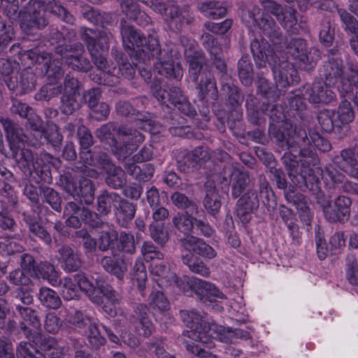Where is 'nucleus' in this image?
Wrapping results in <instances>:
<instances>
[{"instance_id":"f257e3e1","label":"nucleus","mask_w":358,"mask_h":358,"mask_svg":"<svg viewBox=\"0 0 358 358\" xmlns=\"http://www.w3.org/2000/svg\"><path fill=\"white\" fill-rule=\"evenodd\" d=\"M306 158L302 161L301 166L296 157L290 152L281 157L282 164L292 183L302 191L308 189L315 195L317 203L322 208L324 217L327 220L331 207V198L321 191L320 176L322 170L315 167L319 159L311 150L302 151Z\"/></svg>"},{"instance_id":"f03ea898","label":"nucleus","mask_w":358,"mask_h":358,"mask_svg":"<svg viewBox=\"0 0 358 358\" xmlns=\"http://www.w3.org/2000/svg\"><path fill=\"white\" fill-rule=\"evenodd\" d=\"M251 52L258 68L271 66L276 86L285 88L298 83L300 78L294 64L287 60L280 61L274 50L264 38H255L250 44Z\"/></svg>"},{"instance_id":"7ed1b4c3","label":"nucleus","mask_w":358,"mask_h":358,"mask_svg":"<svg viewBox=\"0 0 358 358\" xmlns=\"http://www.w3.org/2000/svg\"><path fill=\"white\" fill-rule=\"evenodd\" d=\"M142 63L146 65L151 59H155L154 71L169 79L180 80L183 76V70L180 63H174L172 49L169 46L161 48L156 38L149 39L148 45L139 53Z\"/></svg>"},{"instance_id":"20e7f679","label":"nucleus","mask_w":358,"mask_h":358,"mask_svg":"<svg viewBox=\"0 0 358 358\" xmlns=\"http://www.w3.org/2000/svg\"><path fill=\"white\" fill-rule=\"evenodd\" d=\"M75 280L79 285L81 291L87 295L92 303L96 304L102 303V297L104 296L114 307L120 304L121 298L119 294L104 280L97 279L96 280V285H94L84 273H78L75 276Z\"/></svg>"},{"instance_id":"39448f33","label":"nucleus","mask_w":358,"mask_h":358,"mask_svg":"<svg viewBox=\"0 0 358 358\" xmlns=\"http://www.w3.org/2000/svg\"><path fill=\"white\" fill-rule=\"evenodd\" d=\"M180 317L187 327V336L195 341L210 344L213 341V327L215 322H207L202 315L194 310H182Z\"/></svg>"},{"instance_id":"423d86ee","label":"nucleus","mask_w":358,"mask_h":358,"mask_svg":"<svg viewBox=\"0 0 358 358\" xmlns=\"http://www.w3.org/2000/svg\"><path fill=\"white\" fill-rule=\"evenodd\" d=\"M11 303L17 312L20 317L36 329L41 327L38 312L29 306L34 303V296L31 289L18 288L13 293Z\"/></svg>"},{"instance_id":"0eeeda50","label":"nucleus","mask_w":358,"mask_h":358,"mask_svg":"<svg viewBox=\"0 0 358 358\" xmlns=\"http://www.w3.org/2000/svg\"><path fill=\"white\" fill-rule=\"evenodd\" d=\"M117 143L114 149V155L119 160H124L144 139V136L138 130L126 125L117 129Z\"/></svg>"},{"instance_id":"6e6552de","label":"nucleus","mask_w":358,"mask_h":358,"mask_svg":"<svg viewBox=\"0 0 358 358\" xmlns=\"http://www.w3.org/2000/svg\"><path fill=\"white\" fill-rule=\"evenodd\" d=\"M18 18L20 27L27 35L45 29L49 23L44 9L29 5V3L20 10Z\"/></svg>"},{"instance_id":"1a4fd4ad","label":"nucleus","mask_w":358,"mask_h":358,"mask_svg":"<svg viewBox=\"0 0 358 358\" xmlns=\"http://www.w3.org/2000/svg\"><path fill=\"white\" fill-rule=\"evenodd\" d=\"M120 33L125 50L133 52L135 48H139L136 51L134 57H136L139 62H142V58L139 57V53L148 45L149 39L152 37L146 38L141 31L131 25L124 18L120 20Z\"/></svg>"},{"instance_id":"9d476101","label":"nucleus","mask_w":358,"mask_h":358,"mask_svg":"<svg viewBox=\"0 0 358 358\" xmlns=\"http://www.w3.org/2000/svg\"><path fill=\"white\" fill-rule=\"evenodd\" d=\"M310 138L308 137L307 133L305 129H296L294 131V142L297 144L299 148V154L302 159L300 160L299 168L301 166L302 161L306 157L302 155V151L311 150L316 156L314 147L321 150L322 152H328L331 149V145L329 141L321 136L319 134L313 132L310 134ZM318 158V157H317Z\"/></svg>"},{"instance_id":"9b49d317","label":"nucleus","mask_w":358,"mask_h":358,"mask_svg":"<svg viewBox=\"0 0 358 358\" xmlns=\"http://www.w3.org/2000/svg\"><path fill=\"white\" fill-rule=\"evenodd\" d=\"M249 120L254 124H257L264 114L267 115L271 120L270 124H282L287 127L291 124L285 122V115L282 107L278 105L263 103L260 110H256L254 106L247 101Z\"/></svg>"},{"instance_id":"f8f14e48","label":"nucleus","mask_w":358,"mask_h":358,"mask_svg":"<svg viewBox=\"0 0 358 358\" xmlns=\"http://www.w3.org/2000/svg\"><path fill=\"white\" fill-rule=\"evenodd\" d=\"M331 85L326 81L305 85L302 87V96L311 103H329L336 99Z\"/></svg>"},{"instance_id":"ddd939ff","label":"nucleus","mask_w":358,"mask_h":358,"mask_svg":"<svg viewBox=\"0 0 358 358\" xmlns=\"http://www.w3.org/2000/svg\"><path fill=\"white\" fill-rule=\"evenodd\" d=\"M0 122L9 143L10 148L19 144L23 145L24 143L33 147H38L40 145L39 139H31L24 134L23 129L11 119L0 117Z\"/></svg>"},{"instance_id":"4468645a","label":"nucleus","mask_w":358,"mask_h":358,"mask_svg":"<svg viewBox=\"0 0 358 358\" xmlns=\"http://www.w3.org/2000/svg\"><path fill=\"white\" fill-rule=\"evenodd\" d=\"M259 206L257 193L254 189H248L239 196L236 204V213L243 223H248L252 215L256 212Z\"/></svg>"},{"instance_id":"2eb2a0df","label":"nucleus","mask_w":358,"mask_h":358,"mask_svg":"<svg viewBox=\"0 0 358 358\" xmlns=\"http://www.w3.org/2000/svg\"><path fill=\"white\" fill-rule=\"evenodd\" d=\"M283 48L280 51H275L280 52L286 49V53L293 57L295 60L298 61L299 66L305 70H311L314 65L313 61L310 59L307 54L306 43L302 38H292L287 44L284 40L282 41Z\"/></svg>"},{"instance_id":"dca6fc26","label":"nucleus","mask_w":358,"mask_h":358,"mask_svg":"<svg viewBox=\"0 0 358 358\" xmlns=\"http://www.w3.org/2000/svg\"><path fill=\"white\" fill-rule=\"evenodd\" d=\"M186 62L189 65V79L195 84L213 75L207 67H204L206 58L202 50L193 52L192 55L186 54Z\"/></svg>"},{"instance_id":"f3484780","label":"nucleus","mask_w":358,"mask_h":358,"mask_svg":"<svg viewBox=\"0 0 358 358\" xmlns=\"http://www.w3.org/2000/svg\"><path fill=\"white\" fill-rule=\"evenodd\" d=\"M358 145L353 148L344 149L340 156H336L333 163L339 169L343 171L350 177L358 180Z\"/></svg>"},{"instance_id":"a211bd4d","label":"nucleus","mask_w":358,"mask_h":358,"mask_svg":"<svg viewBox=\"0 0 358 358\" xmlns=\"http://www.w3.org/2000/svg\"><path fill=\"white\" fill-rule=\"evenodd\" d=\"M237 163L226 164V173L231 176V195L234 199L244 194L250 183L249 173L240 169Z\"/></svg>"},{"instance_id":"6ab92c4d","label":"nucleus","mask_w":358,"mask_h":358,"mask_svg":"<svg viewBox=\"0 0 358 358\" xmlns=\"http://www.w3.org/2000/svg\"><path fill=\"white\" fill-rule=\"evenodd\" d=\"M252 329L248 327L247 329L240 328L226 327L213 324V340L217 339L225 343H234L236 340H250L252 338Z\"/></svg>"},{"instance_id":"aec40b11","label":"nucleus","mask_w":358,"mask_h":358,"mask_svg":"<svg viewBox=\"0 0 358 358\" xmlns=\"http://www.w3.org/2000/svg\"><path fill=\"white\" fill-rule=\"evenodd\" d=\"M257 26L271 41L275 51H280L283 48V36L280 28L276 25L274 20L269 15L263 14L257 22Z\"/></svg>"},{"instance_id":"412c9836","label":"nucleus","mask_w":358,"mask_h":358,"mask_svg":"<svg viewBox=\"0 0 358 358\" xmlns=\"http://www.w3.org/2000/svg\"><path fill=\"white\" fill-rule=\"evenodd\" d=\"M188 285L191 291L194 292L196 296L204 302L207 301L212 302L213 297L224 299V295L214 285L206 280L192 278L188 279Z\"/></svg>"},{"instance_id":"4be33fe9","label":"nucleus","mask_w":358,"mask_h":358,"mask_svg":"<svg viewBox=\"0 0 358 358\" xmlns=\"http://www.w3.org/2000/svg\"><path fill=\"white\" fill-rule=\"evenodd\" d=\"M137 64L122 60L112 67L111 74H106L103 82L106 85L113 87L120 83L121 78L131 80L134 78Z\"/></svg>"},{"instance_id":"5701e85b","label":"nucleus","mask_w":358,"mask_h":358,"mask_svg":"<svg viewBox=\"0 0 358 358\" xmlns=\"http://www.w3.org/2000/svg\"><path fill=\"white\" fill-rule=\"evenodd\" d=\"M73 215H79L83 222L94 228L101 227L103 224V222L96 213L85 207H80L74 201H69L64 206V215L68 216Z\"/></svg>"},{"instance_id":"b1692460","label":"nucleus","mask_w":358,"mask_h":358,"mask_svg":"<svg viewBox=\"0 0 358 358\" xmlns=\"http://www.w3.org/2000/svg\"><path fill=\"white\" fill-rule=\"evenodd\" d=\"M352 200L344 195H338L333 200L327 220L331 222H345L350 217Z\"/></svg>"},{"instance_id":"393cba45","label":"nucleus","mask_w":358,"mask_h":358,"mask_svg":"<svg viewBox=\"0 0 358 358\" xmlns=\"http://www.w3.org/2000/svg\"><path fill=\"white\" fill-rule=\"evenodd\" d=\"M11 157L14 159L18 168L24 174H31V167L36 158L38 156L34 155L32 150L24 146V144H19L10 148Z\"/></svg>"},{"instance_id":"a878e982","label":"nucleus","mask_w":358,"mask_h":358,"mask_svg":"<svg viewBox=\"0 0 358 358\" xmlns=\"http://www.w3.org/2000/svg\"><path fill=\"white\" fill-rule=\"evenodd\" d=\"M180 244L185 250H192L205 259H211L217 256V252L213 247L203 239L194 236H187L180 239Z\"/></svg>"},{"instance_id":"bb28decb","label":"nucleus","mask_w":358,"mask_h":358,"mask_svg":"<svg viewBox=\"0 0 358 358\" xmlns=\"http://www.w3.org/2000/svg\"><path fill=\"white\" fill-rule=\"evenodd\" d=\"M97 262L105 271L121 280H123L129 266V262L125 259L115 256H103L98 259Z\"/></svg>"},{"instance_id":"cd10ccee","label":"nucleus","mask_w":358,"mask_h":358,"mask_svg":"<svg viewBox=\"0 0 358 358\" xmlns=\"http://www.w3.org/2000/svg\"><path fill=\"white\" fill-rule=\"evenodd\" d=\"M210 157V152L207 148L197 147L184 156L183 162L179 166L180 170L183 172H193L198 169L200 163L207 161Z\"/></svg>"},{"instance_id":"c85d7f7f","label":"nucleus","mask_w":358,"mask_h":358,"mask_svg":"<svg viewBox=\"0 0 358 358\" xmlns=\"http://www.w3.org/2000/svg\"><path fill=\"white\" fill-rule=\"evenodd\" d=\"M52 159L53 157L47 152H42L36 158L31 167V173L34 172L40 181L49 184L52 182L51 164Z\"/></svg>"},{"instance_id":"c756f323","label":"nucleus","mask_w":358,"mask_h":358,"mask_svg":"<svg viewBox=\"0 0 358 358\" xmlns=\"http://www.w3.org/2000/svg\"><path fill=\"white\" fill-rule=\"evenodd\" d=\"M137 0H121L122 12L138 25L145 27L150 22V17L139 8Z\"/></svg>"},{"instance_id":"7c9ffc66","label":"nucleus","mask_w":358,"mask_h":358,"mask_svg":"<svg viewBox=\"0 0 358 358\" xmlns=\"http://www.w3.org/2000/svg\"><path fill=\"white\" fill-rule=\"evenodd\" d=\"M22 215V220L29 229L30 236L38 238L47 245L52 243V237L50 233L39 223L35 215L27 212H24Z\"/></svg>"},{"instance_id":"2f4dec72","label":"nucleus","mask_w":358,"mask_h":358,"mask_svg":"<svg viewBox=\"0 0 358 358\" xmlns=\"http://www.w3.org/2000/svg\"><path fill=\"white\" fill-rule=\"evenodd\" d=\"M59 257L58 260L62 264V268L67 272H74L81 266V260L79 255L71 247L63 245L59 250Z\"/></svg>"},{"instance_id":"473e14b6","label":"nucleus","mask_w":358,"mask_h":358,"mask_svg":"<svg viewBox=\"0 0 358 358\" xmlns=\"http://www.w3.org/2000/svg\"><path fill=\"white\" fill-rule=\"evenodd\" d=\"M100 51L98 48H94V52H89L93 63L98 69L101 71L100 75L91 73L90 78L94 83L106 85L105 82H103L105 75L111 74L113 66L109 65L107 59Z\"/></svg>"},{"instance_id":"72a5a7b5","label":"nucleus","mask_w":358,"mask_h":358,"mask_svg":"<svg viewBox=\"0 0 358 358\" xmlns=\"http://www.w3.org/2000/svg\"><path fill=\"white\" fill-rule=\"evenodd\" d=\"M116 112L122 116L136 115L137 118L140 120H143L145 125L148 126L149 129L152 133H157L160 131L159 127L157 124H155V122L151 120L148 119L147 116L139 114L135 108H133L130 103L125 101H119L115 106Z\"/></svg>"},{"instance_id":"f704fd0d","label":"nucleus","mask_w":358,"mask_h":358,"mask_svg":"<svg viewBox=\"0 0 358 358\" xmlns=\"http://www.w3.org/2000/svg\"><path fill=\"white\" fill-rule=\"evenodd\" d=\"M198 97L201 101H208L210 98L216 101L219 98L218 90L214 76L206 78L195 84Z\"/></svg>"},{"instance_id":"c9c22d12","label":"nucleus","mask_w":358,"mask_h":358,"mask_svg":"<svg viewBox=\"0 0 358 358\" xmlns=\"http://www.w3.org/2000/svg\"><path fill=\"white\" fill-rule=\"evenodd\" d=\"M124 169L129 176L136 180L147 182L153 176L155 168L151 164H144L142 166L136 164V162H126Z\"/></svg>"},{"instance_id":"e433bc0d","label":"nucleus","mask_w":358,"mask_h":358,"mask_svg":"<svg viewBox=\"0 0 358 358\" xmlns=\"http://www.w3.org/2000/svg\"><path fill=\"white\" fill-rule=\"evenodd\" d=\"M353 87L358 89V64L350 63L345 76L341 78L338 89L344 96L352 91Z\"/></svg>"},{"instance_id":"4c0bfd02","label":"nucleus","mask_w":358,"mask_h":358,"mask_svg":"<svg viewBox=\"0 0 358 358\" xmlns=\"http://www.w3.org/2000/svg\"><path fill=\"white\" fill-rule=\"evenodd\" d=\"M201 41L205 48L209 52L210 59L213 57H222L223 45L227 48L228 39L225 37L215 38L208 33H204L201 36Z\"/></svg>"},{"instance_id":"58836bf2","label":"nucleus","mask_w":358,"mask_h":358,"mask_svg":"<svg viewBox=\"0 0 358 358\" xmlns=\"http://www.w3.org/2000/svg\"><path fill=\"white\" fill-rule=\"evenodd\" d=\"M96 153H92L90 150H83L80 152V162L76 165L75 170L83 174L84 176L96 178L97 171L89 168L88 166L94 164Z\"/></svg>"},{"instance_id":"ea45409f","label":"nucleus","mask_w":358,"mask_h":358,"mask_svg":"<svg viewBox=\"0 0 358 358\" xmlns=\"http://www.w3.org/2000/svg\"><path fill=\"white\" fill-rule=\"evenodd\" d=\"M136 206L121 197L115 208V215L120 225L126 226L135 216Z\"/></svg>"},{"instance_id":"a19ab883","label":"nucleus","mask_w":358,"mask_h":358,"mask_svg":"<svg viewBox=\"0 0 358 358\" xmlns=\"http://www.w3.org/2000/svg\"><path fill=\"white\" fill-rule=\"evenodd\" d=\"M198 9L206 17L217 19L227 14V8L217 1H205L198 4Z\"/></svg>"},{"instance_id":"79ce46f5","label":"nucleus","mask_w":358,"mask_h":358,"mask_svg":"<svg viewBox=\"0 0 358 358\" xmlns=\"http://www.w3.org/2000/svg\"><path fill=\"white\" fill-rule=\"evenodd\" d=\"M16 74L11 62L0 58V80L3 79L10 90H15L18 87V77Z\"/></svg>"},{"instance_id":"37998d69","label":"nucleus","mask_w":358,"mask_h":358,"mask_svg":"<svg viewBox=\"0 0 358 358\" xmlns=\"http://www.w3.org/2000/svg\"><path fill=\"white\" fill-rule=\"evenodd\" d=\"M120 199L121 196L115 192L103 191L97 198V210L102 215H108L113 206L116 208Z\"/></svg>"},{"instance_id":"c03bdc74","label":"nucleus","mask_w":358,"mask_h":358,"mask_svg":"<svg viewBox=\"0 0 358 358\" xmlns=\"http://www.w3.org/2000/svg\"><path fill=\"white\" fill-rule=\"evenodd\" d=\"M125 171L120 166H110V168L106 171V184L115 189L122 188L127 182Z\"/></svg>"},{"instance_id":"a18cd8bd","label":"nucleus","mask_w":358,"mask_h":358,"mask_svg":"<svg viewBox=\"0 0 358 358\" xmlns=\"http://www.w3.org/2000/svg\"><path fill=\"white\" fill-rule=\"evenodd\" d=\"M326 82L334 85L343 73V61L340 58H331L324 66Z\"/></svg>"},{"instance_id":"49530a36","label":"nucleus","mask_w":358,"mask_h":358,"mask_svg":"<svg viewBox=\"0 0 358 358\" xmlns=\"http://www.w3.org/2000/svg\"><path fill=\"white\" fill-rule=\"evenodd\" d=\"M182 263L188 266L189 269L196 274L203 277H208L210 274V268L198 257L189 252L182 257Z\"/></svg>"},{"instance_id":"de8ad7c7","label":"nucleus","mask_w":358,"mask_h":358,"mask_svg":"<svg viewBox=\"0 0 358 358\" xmlns=\"http://www.w3.org/2000/svg\"><path fill=\"white\" fill-rule=\"evenodd\" d=\"M76 190V194L73 197L79 198L81 203H85L87 205L93 203L95 187L91 180L87 178L80 180Z\"/></svg>"},{"instance_id":"09e8293b","label":"nucleus","mask_w":358,"mask_h":358,"mask_svg":"<svg viewBox=\"0 0 358 358\" xmlns=\"http://www.w3.org/2000/svg\"><path fill=\"white\" fill-rule=\"evenodd\" d=\"M76 275H74L73 278L65 277L62 279H59L57 286L60 287L61 294L65 300H72L78 298L79 296V289L81 290V289L75 280Z\"/></svg>"},{"instance_id":"8fccbe9b","label":"nucleus","mask_w":358,"mask_h":358,"mask_svg":"<svg viewBox=\"0 0 358 358\" xmlns=\"http://www.w3.org/2000/svg\"><path fill=\"white\" fill-rule=\"evenodd\" d=\"M296 10L292 7H285L277 17L280 24L289 32L295 34L298 31Z\"/></svg>"},{"instance_id":"3c124183","label":"nucleus","mask_w":358,"mask_h":358,"mask_svg":"<svg viewBox=\"0 0 358 358\" xmlns=\"http://www.w3.org/2000/svg\"><path fill=\"white\" fill-rule=\"evenodd\" d=\"M193 214L188 212L178 213L172 219L173 227L180 232L182 233L185 237L191 236L189 234L194 227V219L192 217Z\"/></svg>"},{"instance_id":"603ef678","label":"nucleus","mask_w":358,"mask_h":358,"mask_svg":"<svg viewBox=\"0 0 358 358\" xmlns=\"http://www.w3.org/2000/svg\"><path fill=\"white\" fill-rule=\"evenodd\" d=\"M281 127L280 124H270L268 133L271 138L275 139L276 144L282 149H291V151L289 152L292 153L296 157V156L293 153V152L296 151L294 149V145H292V143L290 142L289 140L287 139L284 131L281 130ZM287 152H286V153ZM285 154V152L284 155Z\"/></svg>"},{"instance_id":"864d4df0","label":"nucleus","mask_w":358,"mask_h":358,"mask_svg":"<svg viewBox=\"0 0 358 358\" xmlns=\"http://www.w3.org/2000/svg\"><path fill=\"white\" fill-rule=\"evenodd\" d=\"M118 127L113 122H108L102 125L96 129V136L101 141H105L112 147V151L114 153V149L117 145V138H115L114 135H117V129Z\"/></svg>"},{"instance_id":"5fc2aeb1","label":"nucleus","mask_w":358,"mask_h":358,"mask_svg":"<svg viewBox=\"0 0 358 358\" xmlns=\"http://www.w3.org/2000/svg\"><path fill=\"white\" fill-rule=\"evenodd\" d=\"M150 273L152 275L159 278L157 284L159 287L167 286L169 279L175 278V273L171 272L166 265L162 262H153L150 265Z\"/></svg>"},{"instance_id":"6e6d98bb","label":"nucleus","mask_w":358,"mask_h":358,"mask_svg":"<svg viewBox=\"0 0 358 358\" xmlns=\"http://www.w3.org/2000/svg\"><path fill=\"white\" fill-rule=\"evenodd\" d=\"M38 299L41 303L48 308L57 309L62 304L57 293L48 287H43L40 289Z\"/></svg>"},{"instance_id":"4d7b16f0","label":"nucleus","mask_w":358,"mask_h":358,"mask_svg":"<svg viewBox=\"0 0 358 358\" xmlns=\"http://www.w3.org/2000/svg\"><path fill=\"white\" fill-rule=\"evenodd\" d=\"M238 76L241 83L250 86L253 80V68L248 56H243L238 63Z\"/></svg>"},{"instance_id":"13d9d810","label":"nucleus","mask_w":358,"mask_h":358,"mask_svg":"<svg viewBox=\"0 0 358 358\" xmlns=\"http://www.w3.org/2000/svg\"><path fill=\"white\" fill-rule=\"evenodd\" d=\"M336 114V120L338 127L352 122L355 118V112L351 106V103L346 99L343 100L340 103Z\"/></svg>"},{"instance_id":"bf43d9fd","label":"nucleus","mask_w":358,"mask_h":358,"mask_svg":"<svg viewBox=\"0 0 358 358\" xmlns=\"http://www.w3.org/2000/svg\"><path fill=\"white\" fill-rule=\"evenodd\" d=\"M171 200L176 208L185 210L188 213L194 214L197 212L196 204L181 192H174L171 196Z\"/></svg>"},{"instance_id":"052dcab7","label":"nucleus","mask_w":358,"mask_h":358,"mask_svg":"<svg viewBox=\"0 0 358 358\" xmlns=\"http://www.w3.org/2000/svg\"><path fill=\"white\" fill-rule=\"evenodd\" d=\"M222 91L227 94L229 104L234 108L240 106L244 100V96L238 88L229 80L222 83Z\"/></svg>"},{"instance_id":"680f3d73","label":"nucleus","mask_w":358,"mask_h":358,"mask_svg":"<svg viewBox=\"0 0 358 358\" xmlns=\"http://www.w3.org/2000/svg\"><path fill=\"white\" fill-rule=\"evenodd\" d=\"M83 45L80 43H76L73 45H59L55 48V52L62 57V59L66 60H72V59L82 55L83 52Z\"/></svg>"},{"instance_id":"e2e57ef3","label":"nucleus","mask_w":358,"mask_h":358,"mask_svg":"<svg viewBox=\"0 0 358 358\" xmlns=\"http://www.w3.org/2000/svg\"><path fill=\"white\" fill-rule=\"evenodd\" d=\"M335 116L336 112L334 110L325 109L319 113L317 120L324 131L331 132L335 127H338Z\"/></svg>"},{"instance_id":"0e129e2a","label":"nucleus","mask_w":358,"mask_h":358,"mask_svg":"<svg viewBox=\"0 0 358 358\" xmlns=\"http://www.w3.org/2000/svg\"><path fill=\"white\" fill-rule=\"evenodd\" d=\"M334 35V27L333 26L331 17L329 15L324 18L321 23L319 38L322 43L328 45L332 43Z\"/></svg>"},{"instance_id":"69168bd1","label":"nucleus","mask_w":358,"mask_h":358,"mask_svg":"<svg viewBox=\"0 0 358 358\" xmlns=\"http://www.w3.org/2000/svg\"><path fill=\"white\" fill-rule=\"evenodd\" d=\"M167 339L166 337H154L149 342L146 343L147 348L152 352L157 358H164L168 356L166 351Z\"/></svg>"},{"instance_id":"338daca9","label":"nucleus","mask_w":358,"mask_h":358,"mask_svg":"<svg viewBox=\"0 0 358 358\" xmlns=\"http://www.w3.org/2000/svg\"><path fill=\"white\" fill-rule=\"evenodd\" d=\"M42 193L44 202L48 203L54 210L59 213L62 211V199L59 192L52 187L44 186L42 188Z\"/></svg>"},{"instance_id":"774afa93","label":"nucleus","mask_w":358,"mask_h":358,"mask_svg":"<svg viewBox=\"0 0 358 358\" xmlns=\"http://www.w3.org/2000/svg\"><path fill=\"white\" fill-rule=\"evenodd\" d=\"M36 87L35 75L27 70L22 71L18 78V87L17 89L20 90V94H26L31 92Z\"/></svg>"}]
</instances>
